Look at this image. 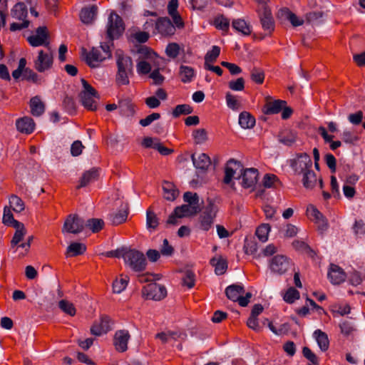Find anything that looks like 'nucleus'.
Wrapping results in <instances>:
<instances>
[{
    "label": "nucleus",
    "instance_id": "1",
    "mask_svg": "<svg viewBox=\"0 0 365 365\" xmlns=\"http://www.w3.org/2000/svg\"><path fill=\"white\" fill-rule=\"evenodd\" d=\"M125 26L122 18L115 11L110 12L106 25V36L109 41L118 38L124 32Z\"/></svg>",
    "mask_w": 365,
    "mask_h": 365
},
{
    "label": "nucleus",
    "instance_id": "2",
    "mask_svg": "<svg viewBox=\"0 0 365 365\" xmlns=\"http://www.w3.org/2000/svg\"><path fill=\"white\" fill-rule=\"evenodd\" d=\"M123 259L135 272L143 271L146 267V259L143 253L138 250H126L124 252Z\"/></svg>",
    "mask_w": 365,
    "mask_h": 365
},
{
    "label": "nucleus",
    "instance_id": "3",
    "mask_svg": "<svg viewBox=\"0 0 365 365\" xmlns=\"http://www.w3.org/2000/svg\"><path fill=\"white\" fill-rule=\"evenodd\" d=\"M53 63V53L51 48L46 51L40 50L34 62V68L39 73H44L50 70Z\"/></svg>",
    "mask_w": 365,
    "mask_h": 365
},
{
    "label": "nucleus",
    "instance_id": "4",
    "mask_svg": "<svg viewBox=\"0 0 365 365\" xmlns=\"http://www.w3.org/2000/svg\"><path fill=\"white\" fill-rule=\"evenodd\" d=\"M83 90L80 93V98L83 106L88 110L96 109L95 98H98L96 91L85 80L81 79Z\"/></svg>",
    "mask_w": 365,
    "mask_h": 365
},
{
    "label": "nucleus",
    "instance_id": "5",
    "mask_svg": "<svg viewBox=\"0 0 365 365\" xmlns=\"http://www.w3.org/2000/svg\"><path fill=\"white\" fill-rule=\"evenodd\" d=\"M290 166L293 169L294 174L300 176L312 169V161L308 154L302 153L296 155L291 161Z\"/></svg>",
    "mask_w": 365,
    "mask_h": 365
},
{
    "label": "nucleus",
    "instance_id": "6",
    "mask_svg": "<svg viewBox=\"0 0 365 365\" xmlns=\"http://www.w3.org/2000/svg\"><path fill=\"white\" fill-rule=\"evenodd\" d=\"M217 212V206L210 202L199 217V227L200 230L207 232L212 227Z\"/></svg>",
    "mask_w": 365,
    "mask_h": 365
},
{
    "label": "nucleus",
    "instance_id": "7",
    "mask_svg": "<svg viewBox=\"0 0 365 365\" xmlns=\"http://www.w3.org/2000/svg\"><path fill=\"white\" fill-rule=\"evenodd\" d=\"M142 294L146 299L160 301L166 297L167 290L165 286L153 282L143 287Z\"/></svg>",
    "mask_w": 365,
    "mask_h": 365
},
{
    "label": "nucleus",
    "instance_id": "8",
    "mask_svg": "<svg viewBox=\"0 0 365 365\" xmlns=\"http://www.w3.org/2000/svg\"><path fill=\"white\" fill-rule=\"evenodd\" d=\"M27 41L29 44L34 47L43 46L46 48H51L49 34L46 26H39L37 28L35 34L29 36Z\"/></svg>",
    "mask_w": 365,
    "mask_h": 365
},
{
    "label": "nucleus",
    "instance_id": "9",
    "mask_svg": "<svg viewBox=\"0 0 365 365\" xmlns=\"http://www.w3.org/2000/svg\"><path fill=\"white\" fill-rule=\"evenodd\" d=\"M290 259L285 255H277L269 260L271 271L277 274H284L291 267Z\"/></svg>",
    "mask_w": 365,
    "mask_h": 365
},
{
    "label": "nucleus",
    "instance_id": "10",
    "mask_svg": "<svg viewBox=\"0 0 365 365\" xmlns=\"http://www.w3.org/2000/svg\"><path fill=\"white\" fill-rule=\"evenodd\" d=\"M84 228V220L76 215H69L66 219L62 232L63 233L78 234Z\"/></svg>",
    "mask_w": 365,
    "mask_h": 365
},
{
    "label": "nucleus",
    "instance_id": "11",
    "mask_svg": "<svg viewBox=\"0 0 365 365\" xmlns=\"http://www.w3.org/2000/svg\"><path fill=\"white\" fill-rule=\"evenodd\" d=\"M175 25L168 17H160L155 24V30L163 36H170L175 33Z\"/></svg>",
    "mask_w": 365,
    "mask_h": 365
},
{
    "label": "nucleus",
    "instance_id": "12",
    "mask_svg": "<svg viewBox=\"0 0 365 365\" xmlns=\"http://www.w3.org/2000/svg\"><path fill=\"white\" fill-rule=\"evenodd\" d=\"M259 173L257 169L251 168L243 170L240 176L238 178L242 180L241 185L245 188H252L257 184Z\"/></svg>",
    "mask_w": 365,
    "mask_h": 365
},
{
    "label": "nucleus",
    "instance_id": "13",
    "mask_svg": "<svg viewBox=\"0 0 365 365\" xmlns=\"http://www.w3.org/2000/svg\"><path fill=\"white\" fill-rule=\"evenodd\" d=\"M307 215L310 220L318 225L319 230L323 232L327 230L328 227L327 220L315 206L309 205L307 208Z\"/></svg>",
    "mask_w": 365,
    "mask_h": 365
},
{
    "label": "nucleus",
    "instance_id": "14",
    "mask_svg": "<svg viewBox=\"0 0 365 365\" xmlns=\"http://www.w3.org/2000/svg\"><path fill=\"white\" fill-rule=\"evenodd\" d=\"M108 54L103 55L100 48H93L86 56V62L91 68H96L108 58Z\"/></svg>",
    "mask_w": 365,
    "mask_h": 365
},
{
    "label": "nucleus",
    "instance_id": "15",
    "mask_svg": "<svg viewBox=\"0 0 365 365\" xmlns=\"http://www.w3.org/2000/svg\"><path fill=\"white\" fill-rule=\"evenodd\" d=\"M115 57L118 71L128 73L133 72V64L130 56L125 55L123 51L117 50L115 51Z\"/></svg>",
    "mask_w": 365,
    "mask_h": 365
},
{
    "label": "nucleus",
    "instance_id": "16",
    "mask_svg": "<svg viewBox=\"0 0 365 365\" xmlns=\"http://www.w3.org/2000/svg\"><path fill=\"white\" fill-rule=\"evenodd\" d=\"M130 338L128 331L118 330L115 332L113 344L119 352H124L128 349V342Z\"/></svg>",
    "mask_w": 365,
    "mask_h": 365
},
{
    "label": "nucleus",
    "instance_id": "17",
    "mask_svg": "<svg viewBox=\"0 0 365 365\" xmlns=\"http://www.w3.org/2000/svg\"><path fill=\"white\" fill-rule=\"evenodd\" d=\"M259 17L264 31L270 34L274 29V23L270 9L267 6H263L259 12Z\"/></svg>",
    "mask_w": 365,
    "mask_h": 365
},
{
    "label": "nucleus",
    "instance_id": "18",
    "mask_svg": "<svg viewBox=\"0 0 365 365\" xmlns=\"http://www.w3.org/2000/svg\"><path fill=\"white\" fill-rule=\"evenodd\" d=\"M110 329V319L107 316L102 317L96 322L91 328V332L95 336H101Z\"/></svg>",
    "mask_w": 365,
    "mask_h": 365
},
{
    "label": "nucleus",
    "instance_id": "19",
    "mask_svg": "<svg viewBox=\"0 0 365 365\" xmlns=\"http://www.w3.org/2000/svg\"><path fill=\"white\" fill-rule=\"evenodd\" d=\"M240 163L234 160H230L225 168V177L223 182L226 185H231L232 187H234V183H232V178L236 173V170L240 167Z\"/></svg>",
    "mask_w": 365,
    "mask_h": 365
},
{
    "label": "nucleus",
    "instance_id": "20",
    "mask_svg": "<svg viewBox=\"0 0 365 365\" xmlns=\"http://www.w3.org/2000/svg\"><path fill=\"white\" fill-rule=\"evenodd\" d=\"M346 274L338 265L331 264L328 272V277L334 284H339L346 279Z\"/></svg>",
    "mask_w": 365,
    "mask_h": 365
},
{
    "label": "nucleus",
    "instance_id": "21",
    "mask_svg": "<svg viewBox=\"0 0 365 365\" xmlns=\"http://www.w3.org/2000/svg\"><path fill=\"white\" fill-rule=\"evenodd\" d=\"M178 0H170L168 5V13L172 17L174 24L178 28H182L184 22L178 11Z\"/></svg>",
    "mask_w": 365,
    "mask_h": 365
},
{
    "label": "nucleus",
    "instance_id": "22",
    "mask_svg": "<svg viewBox=\"0 0 365 365\" xmlns=\"http://www.w3.org/2000/svg\"><path fill=\"white\" fill-rule=\"evenodd\" d=\"M16 125L19 132L26 134L31 133L35 128L34 121L30 117H24L19 119L16 123Z\"/></svg>",
    "mask_w": 365,
    "mask_h": 365
},
{
    "label": "nucleus",
    "instance_id": "23",
    "mask_svg": "<svg viewBox=\"0 0 365 365\" xmlns=\"http://www.w3.org/2000/svg\"><path fill=\"white\" fill-rule=\"evenodd\" d=\"M98 11V7L95 5L85 7L80 13L81 21L85 24H91L93 22Z\"/></svg>",
    "mask_w": 365,
    "mask_h": 365
},
{
    "label": "nucleus",
    "instance_id": "24",
    "mask_svg": "<svg viewBox=\"0 0 365 365\" xmlns=\"http://www.w3.org/2000/svg\"><path fill=\"white\" fill-rule=\"evenodd\" d=\"M232 27L236 32L243 36H249L252 33L251 26L242 19H233Z\"/></svg>",
    "mask_w": 365,
    "mask_h": 365
},
{
    "label": "nucleus",
    "instance_id": "25",
    "mask_svg": "<svg viewBox=\"0 0 365 365\" xmlns=\"http://www.w3.org/2000/svg\"><path fill=\"white\" fill-rule=\"evenodd\" d=\"M191 159L196 169L205 170L210 165V157L205 153H200L197 157L195 154L191 155Z\"/></svg>",
    "mask_w": 365,
    "mask_h": 365
},
{
    "label": "nucleus",
    "instance_id": "26",
    "mask_svg": "<svg viewBox=\"0 0 365 365\" xmlns=\"http://www.w3.org/2000/svg\"><path fill=\"white\" fill-rule=\"evenodd\" d=\"M128 215V207L125 205L120 210L109 215V220L113 225H118L126 221Z\"/></svg>",
    "mask_w": 365,
    "mask_h": 365
},
{
    "label": "nucleus",
    "instance_id": "27",
    "mask_svg": "<svg viewBox=\"0 0 365 365\" xmlns=\"http://www.w3.org/2000/svg\"><path fill=\"white\" fill-rule=\"evenodd\" d=\"M278 16L290 21L293 26H301L304 23L302 19L297 17L294 13L290 11L288 9L284 8L279 11Z\"/></svg>",
    "mask_w": 365,
    "mask_h": 365
},
{
    "label": "nucleus",
    "instance_id": "28",
    "mask_svg": "<svg viewBox=\"0 0 365 365\" xmlns=\"http://www.w3.org/2000/svg\"><path fill=\"white\" fill-rule=\"evenodd\" d=\"M243 293L244 287L238 284L230 285L225 289V294L227 298L233 302H238V303H240V299Z\"/></svg>",
    "mask_w": 365,
    "mask_h": 365
},
{
    "label": "nucleus",
    "instance_id": "29",
    "mask_svg": "<svg viewBox=\"0 0 365 365\" xmlns=\"http://www.w3.org/2000/svg\"><path fill=\"white\" fill-rule=\"evenodd\" d=\"M300 176L303 186L306 189L312 190L316 186L318 178L313 169L308 170Z\"/></svg>",
    "mask_w": 365,
    "mask_h": 365
},
{
    "label": "nucleus",
    "instance_id": "30",
    "mask_svg": "<svg viewBox=\"0 0 365 365\" xmlns=\"http://www.w3.org/2000/svg\"><path fill=\"white\" fill-rule=\"evenodd\" d=\"M285 105L286 101L282 100L270 101L266 103L263 112L266 115L277 114L282 110Z\"/></svg>",
    "mask_w": 365,
    "mask_h": 365
},
{
    "label": "nucleus",
    "instance_id": "31",
    "mask_svg": "<svg viewBox=\"0 0 365 365\" xmlns=\"http://www.w3.org/2000/svg\"><path fill=\"white\" fill-rule=\"evenodd\" d=\"M30 108L34 116H40L44 113L45 106L39 96H34L30 100Z\"/></svg>",
    "mask_w": 365,
    "mask_h": 365
},
{
    "label": "nucleus",
    "instance_id": "32",
    "mask_svg": "<svg viewBox=\"0 0 365 365\" xmlns=\"http://www.w3.org/2000/svg\"><path fill=\"white\" fill-rule=\"evenodd\" d=\"M200 210V207L185 204L175 208V215H177L178 217H185L196 215Z\"/></svg>",
    "mask_w": 365,
    "mask_h": 365
},
{
    "label": "nucleus",
    "instance_id": "33",
    "mask_svg": "<svg viewBox=\"0 0 365 365\" xmlns=\"http://www.w3.org/2000/svg\"><path fill=\"white\" fill-rule=\"evenodd\" d=\"M210 263L215 267V272L217 275L223 274L227 269V262L221 256L212 258Z\"/></svg>",
    "mask_w": 365,
    "mask_h": 365
},
{
    "label": "nucleus",
    "instance_id": "34",
    "mask_svg": "<svg viewBox=\"0 0 365 365\" xmlns=\"http://www.w3.org/2000/svg\"><path fill=\"white\" fill-rule=\"evenodd\" d=\"M163 190L164 197L170 201L175 200L179 193L175 186L172 182L168 181L163 182Z\"/></svg>",
    "mask_w": 365,
    "mask_h": 365
},
{
    "label": "nucleus",
    "instance_id": "35",
    "mask_svg": "<svg viewBox=\"0 0 365 365\" xmlns=\"http://www.w3.org/2000/svg\"><path fill=\"white\" fill-rule=\"evenodd\" d=\"M212 24L215 27L227 34L230 29V20L224 15L219 14L214 18Z\"/></svg>",
    "mask_w": 365,
    "mask_h": 365
},
{
    "label": "nucleus",
    "instance_id": "36",
    "mask_svg": "<svg viewBox=\"0 0 365 365\" xmlns=\"http://www.w3.org/2000/svg\"><path fill=\"white\" fill-rule=\"evenodd\" d=\"M239 123L242 128L250 129L255 126V118L250 113L244 111L240 114Z\"/></svg>",
    "mask_w": 365,
    "mask_h": 365
},
{
    "label": "nucleus",
    "instance_id": "37",
    "mask_svg": "<svg viewBox=\"0 0 365 365\" xmlns=\"http://www.w3.org/2000/svg\"><path fill=\"white\" fill-rule=\"evenodd\" d=\"M27 8L24 3H17L11 10V16L18 20H26Z\"/></svg>",
    "mask_w": 365,
    "mask_h": 365
},
{
    "label": "nucleus",
    "instance_id": "38",
    "mask_svg": "<svg viewBox=\"0 0 365 365\" xmlns=\"http://www.w3.org/2000/svg\"><path fill=\"white\" fill-rule=\"evenodd\" d=\"M314 336L322 351H325L328 349L329 341L327 334L320 329H317L314 332Z\"/></svg>",
    "mask_w": 365,
    "mask_h": 365
},
{
    "label": "nucleus",
    "instance_id": "39",
    "mask_svg": "<svg viewBox=\"0 0 365 365\" xmlns=\"http://www.w3.org/2000/svg\"><path fill=\"white\" fill-rule=\"evenodd\" d=\"M118 109L120 114L126 117L131 116L135 113L133 104L128 99L119 102Z\"/></svg>",
    "mask_w": 365,
    "mask_h": 365
},
{
    "label": "nucleus",
    "instance_id": "40",
    "mask_svg": "<svg viewBox=\"0 0 365 365\" xmlns=\"http://www.w3.org/2000/svg\"><path fill=\"white\" fill-rule=\"evenodd\" d=\"M98 176V173L96 169H91L85 172L80 180V185L78 186V188L88 185L89 183L96 180Z\"/></svg>",
    "mask_w": 365,
    "mask_h": 365
},
{
    "label": "nucleus",
    "instance_id": "41",
    "mask_svg": "<svg viewBox=\"0 0 365 365\" xmlns=\"http://www.w3.org/2000/svg\"><path fill=\"white\" fill-rule=\"evenodd\" d=\"M86 247L83 243L73 242L67 247L66 255L68 257H76L84 253Z\"/></svg>",
    "mask_w": 365,
    "mask_h": 365
},
{
    "label": "nucleus",
    "instance_id": "42",
    "mask_svg": "<svg viewBox=\"0 0 365 365\" xmlns=\"http://www.w3.org/2000/svg\"><path fill=\"white\" fill-rule=\"evenodd\" d=\"M16 212H21L25 209L24 201L17 195H12L9 197V207Z\"/></svg>",
    "mask_w": 365,
    "mask_h": 365
},
{
    "label": "nucleus",
    "instance_id": "43",
    "mask_svg": "<svg viewBox=\"0 0 365 365\" xmlns=\"http://www.w3.org/2000/svg\"><path fill=\"white\" fill-rule=\"evenodd\" d=\"M104 226V222L101 219L91 218L84 222V227L89 228L93 232H98L103 229Z\"/></svg>",
    "mask_w": 365,
    "mask_h": 365
},
{
    "label": "nucleus",
    "instance_id": "44",
    "mask_svg": "<svg viewBox=\"0 0 365 365\" xmlns=\"http://www.w3.org/2000/svg\"><path fill=\"white\" fill-rule=\"evenodd\" d=\"M159 225V219L155 213L150 210L146 212V227L150 231L155 230Z\"/></svg>",
    "mask_w": 365,
    "mask_h": 365
},
{
    "label": "nucleus",
    "instance_id": "45",
    "mask_svg": "<svg viewBox=\"0 0 365 365\" xmlns=\"http://www.w3.org/2000/svg\"><path fill=\"white\" fill-rule=\"evenodd\" d=\"M3 222L4 224L9 226H21V223L14 220L13 214L11 213L10 207L6 206L4 209L3 215Z\"/></svg>",
    "mask_w": 365,
    "mask_h": 365
},
{
    "label": "nucleus",
    "instance_id": "46",
    "mask_svg": "<svg viewBox=\"0 0 365 365\" xmlns=\"http://www.w3.org/2000/svg\"><path fill=\"white\" fill-rule=\"evenodd\" d=\"M180 76L183 83H189L192 81L194 76V69L190 66H181L180 68Z\"/></svg>",
    "mask_w": 365,
    "mask_h": 365
},
{
    "label": "nucleus",
    "instance_id": "47",
    "mask_svg": "<svg viewBox=\"0 0 365 365\" xmlns=\"http://www.w3.org/2000/svg\"><path fill=\"white\" fill-rule=\"evenodd\" d=\"M129 279L127 276L124 277L120 275V278L116 279L113 283V289L115 293H121L127 287Z\"/></svg>",
    "mask_w": 365,
    "mask_h": 365
},
{
    "label": "nucleus",
    "instance_id": "48",
    "mask_svg": "<svg viewBox=\"0 0 365 365\" xmlns=\"http://www.w3.org/2000/svg\"><path fill=\"white\" fill-rule=\"evenodd\" d=\"M270 230L271 227L269 224H262L257 228L255 234L261 242H264L268 240Z\"/></svg>",
    "mask_w": 365,
    "mask_h": 365
},
{
    "label": "nucleus",
    "instance_id": "49",
    "mask_svg": "<svg viewBox=\"0 0 365 365\" xmlns=\"http://www.w3.org/2000/svg\"><path fill=\"white\" fill-rule=\"evenodd\" d=\"M24 77L27 81H31L32 83L36 84H41L44 82L43 78L38 75L30 68H27L24 71Z\"/></svg>",
    "mask_w": 365,
    "mask_h": 365
},
{
    "label": "nucleus",
    "instance_id": "50",
    "mask_svg": "<svg viewBox=\"0 0 365 365\" xmlns=\"http://www.w3.org/2000/svg\"><path fill=\"white\" fill-rule=\"evenodd\" d=\"M192 137L196 144H203L207 139V132L204 128L196 129L192 132Z\"/></svg>",
    "mask_w": 365,
    "mask_h": 365
},
{
    "label": "nucleus",
    "instance_id": "51",
    "mask_svg": "<svg viewBox=\"0 0 365 365\" xmlns=\"http://www.w3.org/2000/svg\"><path fill=\"white\" fill-rule=\"evenodd\" d=\"M14 227L16 228V232L11 242V244L13 247L17 245L23 240L26 233V231L22 223L21 226H14Z\"/></svg>",
    "mask_w": 365,
    "mask_h": 365
},
{
    "label": "nucleus",
    "instance_id": "52",
    "mask_svg": "<svg viewBox=\"0 0 365 365\" xmlns=\"http://www.w3.org/2000/svg\"><path fill=\"white\" fill-rule=\"evenodd\" d=\"M220 53V48L218 46H213L210 51H208L205 56V63L211 64L214 63Z\"/></svg>",
    "mask_w": 365,
    "mask_h": 365
},
{
    "label": "nucleus",
    "instance_id": "53",
    "mask_svg": "<svg viewBox=\"0 0 365 365\" xmlns=\"http://www.w3.org/2000/svg\"><path fill=\"white\" fill-rule=\"evenodd\" d=\"M193 111L192 108L187 104L178 105L173 111V115L175 118L179 117L180 115H188Z\"/></svg>",
    "mask_w": 365,
    "mask_h": 365
},
{
    "label": "nucleus",
    "instance_id": "54",
    "mask_svg": "<svg viewBox=\"0 0 365 365\" xmlns=\"http://www.w3.org/2000/svg\"><path fill=\"white\" fill-rule=\"evenodd\" d=\"M59 308L65 313L70 316H74L76 314V309L74 305L68 301L62 299L58 302Z\"/></svg>",
    "mask_w": 365,
    "mask_h": 365
},
{
    "label": "nucleus",
    "instance_id": "55",
    "mask_svg": "<svg viewBox=\"0 0 365 365\" xmlns=\"http://www.w3.org/2000/svg\"><path fill=\"white\" fill-rule=\"evenodd\" d=\"M132 73L117 71L115 75V82L118 86L128 85L130 83L129 76Z\"/></svg>",
    "mask_w": 365,
    "mask_h": 365
},
{
    "label": "nucleus",
    "instance_id": "56",
    "mask_svg": "<svg viewBox=\"0 0 365 365\" xmlns=\"http://www.w3.org/2000/svg\"><path fill=\"white\" fill-rule=\"evenodd\" d=\"M183 198L184 201L187 202V205H190L191 206L196 207H200L199 197L197 193L186 192L184 193Z\"/></svg>",
    "mask_w": 365,
    "mask_h": 365
},
{
    "label": "nucleus",
    "instance_id": "57",
    "mask_svg": "<svg viewBox=\"0 0 365 365\" xmlns=\"http://www.w3.org/2000/svg\"><path fill=\"white\" fill-rule=\"evenodd\" d=\"M299 292L294 287H290L287 289L284 294V300L289 304L293 303L295 300L299 298Z\"/></svg>",
    "mask_w": 365,
    "mask_h": 365
},
{
    "label": "nucleus",
    "instance_id": "58",
    "mask_svg": "<svg viewBox=\"0 0 365 365\" xmlns=\"http://www.w3.org/2000/svg\"><path fill=\"white\" fill-rule=\"evenodd\" d=\"M167 56L175 58L180 53V46L177 43H170L165 48Z\"/></svg>",
    "mask_w": 365,
    "mask_h": 365
},
{
    "label": "nucleus",
    "instance_id": "59",
    "mask_svg": "<svg viewBox=\"0 0 365 365\" xmlns=\"http://www.w3.org/2000/svg\"><path fill=\"white\" fill-rule=\"evenodd\" d=\"M251 79L257 84H262L264 80V73L262 70L254 68L251 71Z\"/></svg>",
    "mask_w": 365,
    "mask_h": 365
},
{
    "label": "nucleus",
    "instance_id": "60",
    "mask_svg": "<svg viewBox=\"0 0 365 365\" xmlns=\"http://www.w3.org/2000/svg\"><path fill=\"white\" fill-rule=\"evenodd\" d=\"M292 246L296 250L299 252L304 253L313 252V250L309 247V246L302 240H294L292 242Z\"/></svg>",
    "mask_w": 365,
    "mask_h": 365
},
{
    "label": "nucleus",
    "instance_id": "61",
    "mask_svg": "<svg viewBox=\"0 0 365 365\" xmlns=\"http://www.w3.org/2000/svg\"><path fill=\"white\" fill-rule=\"evenodd\" d=\"M227 106L232 110H238L240 108V103L235 96L230 93H227L225 96Z\"/></svg>",
    "mask_w": 365,
    "mask_h": 365
},
{
    "label": "nucleus",
    "instance_id": "62",
    "mask_svg": "<svg viewBox=\"0 0 365 365\" xmlns=\"http://www.w3.org/2000/svg\"><path fill=\"white\" fill-rule=\"evenodd\" d=\"M136 70L138 74L145 75L151 71V66L145 61H140L136 65Z\"/></svg>",
    "mask_w": 365,
    "mask_h": 365
},
{
    "label": "nucleus",
    "instance_id": "63",
    "mask_svg": "<svg viewBox=\"0 0 365 365\" xmlns=\"http://www.w3.org/2000/svg\"><path fill=\"white\" fill-rule=\"evenodd\" d=\"M339 327L341 329V334L345 336H349L352 334V332L355 330L354 326L349 321H343L339 324Z\"/></svg>",
    "mask_w": 365,
    "mask_h": 365
},
{
    "label": "nucleus",
    "instance_id": "64",
    "mask_svg": "<svg viewBox=\"0 0 365 365\" xmlns=\"http://www.w3.org/2000/svg\"><path fill=\"white\" fill-rule=\"evenodd\" d=\"M228 86L232 91H241L245 88V81L243 78H238L235 81H230Z\"/></svg>",
    "mask_w": 365,
    "mask_h": 365
}]
</instances>
